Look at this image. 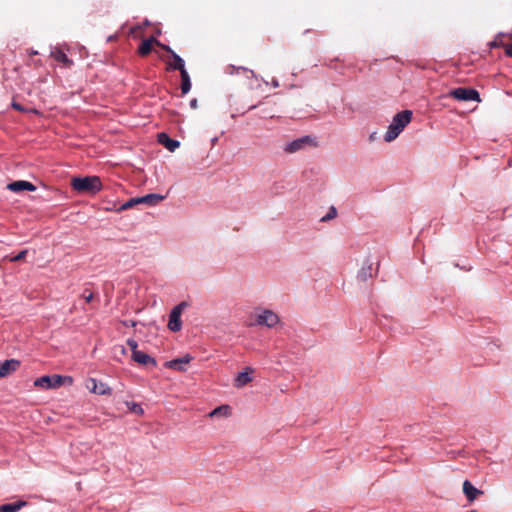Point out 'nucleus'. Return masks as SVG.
Here are the masks:
<instances>
[{
  "mask_svg": "<svg viewBox=\"0 0 512 512\" xmlns=\"http://www.w3.org/2000/svg\"><path fill=\"white\" fill-rule=\"evenodd\" d=\"M412 119V111L411 110H403L398 112L388 126L387 132L384 136V140L386 142H392L395 140L399 134L403 131V129L411 122Z\"/></svg>",
  "mask_w": 512,
  "mask_h": 512,
  "instance_id": "nucleus-1",
  "label": "nucleus"
},
{
  "mask_svg": "<svg viewBox=\"0 0 512 512\" xmlns=\"http://www.w3.org/2000/svg\"><path fill=\"white\" fill-rule=\"evenodd\" d=\"M72 188L79 193L96 194L102 189L98 176L75 177L71 181Z\"/></svg>",
  "mask_w": 512,
  "mask_h": 512,
  "instance_id": "nucleus-2",
  "label": "nucleus"
},
{
  "mask_svg": "<svg viewBox=\"0 0 512 512\" xmlns=\"http://www.w3.org/2000/svg\"><path fill=\"white\" fill-rule=\"evenodd\" d=\"M315 138L310 135H305L287 143L283 150L287 154H293L304 150L308 146H316Z\"/></svg>",
  "mask_w": 512,
  "mask_h": 512,
  "instance_id": "nucleus-3",
  "label": "nucleus"
},
{
  "mask_svg": "<svg viewBox=\"0 0 512 512\" xmlns=\"http://www.w3.org/2000/svg\"><path fill=\"white\" fill-rule=\"evenodd\" d=\"M449 96L458 101L481 102L479 92L474 88L458 87L449 92Z\"/></svg>",
  "mask_w": 512,
  "mask_h": 512,
  "instance_id": "nucleus-4",
  "label": "nucleus"
},
{
  "mask_svg": "<svg viewBox=\"0 0 512 512\" xmlns=\"http://www.w3.org/2000/svg\"><path fill=\"white\" fill-rule=\"evenodd\" d=\"M161 49L170 55L169 59L166 60L168 71L178 70L179 72H182L186 70L184 60L170 46L161 45Z\"/></svg>",
  "mask_w": 512,
  "mask_h": 512,
  "instance_id": "nucleus-5",
  "label": "nucleus"
},
{
  "mask_svg": "<svg viewBox=\"0 0 512 512\" xmlns=\"http://www.w3.org/2000/svg\"><path fill=\"white\" fill-rule=\"evenodd\" d=\"M188 306L187 302L183 301L176 305L170 315H169V322H168V328L173 332H178L182 328V321H181V313L182 311Z\"/></svg>",
  "mask_w": 512,
  "mask_h": 512,
  "instance_id": "nucleus-6",
  "label": "nucleus"
},
{
  "mask_svg": "<svg viewBox=\"0 0 512 512\" xmlns=\"http://www.w3.org/2000/svg\"><path fill=\"white\" fill-rule=\"evenodd\" d=\"M63 384V377L60 375H44L34 381L36 387L51 389L60 387Z\"/></svg>",
  "mask_w": 512,
  "mask_h": 512,
  "instance_id": "nucleus-7",
  "label": "nucleus"
},
{
  "mask_svg": "<svg viewBox=\"0 0 512 512\" xmlns=\"http://www.w3.org/2000/svg\"><path fill=\"white\" fill-rule=\"evenodd\" d=\"M87 389L97 395H111L112 389L104 382L89 378L86 384Z\"/></svg>",
  "mask_w": 512,
  "mask_h": 512,
  "instance_id": "nucleus-8",
  "label": "nucleus"
},
{
  "mask_svg": "<svg viewBox=\"0 0 512 512\" xmlns=\"http://www.w3.org/2000/svg\"><path fill=\"white\" fill-rule=\"evenodd\" d=\"M256 322L259 325H264L269 328H272L279 322V317L271 310H264L257 316Z\"/></svg>",
  "mask_w": 512,
  "mask_h": 512,
  "instance_id": "nucleus-9",
  "label": "nucleus"
},
{
  "mask_svg": "<svg viewBox=\"0 0 512 512\" xmlns=\"http://www.w3.org/2000/svg\"><path fill=\"white\" fill-rule=\"evenodd\" d=\"M192 359H193L192 356H190L189 354H186L183 357L167 361L165 363V367H167L169 369H174V370H177V371L184 372V371H186L185 365L190 363V361Z\"/></svg>",
  "mask_w": 512,
  "mask_h": 512,
  "instance_id": "nucleus-10",
  "label": "nucleus"
},
{
  "mask_svg": "<svg viewBox=\"0 0 512 512\" xmlns=\"http://www.w3.org/2000/svg\"><path fill=\"white\" fill-rule=\"evenodd\" d=\"M20 367V361L16 359H7L0 363V378L9 376Z\"/></svg>",
  "mask_w": 512,
  "mask_h": 512,
  "instance_id": "nucleus-11",
  "label": "nucleus"
},
{
  "mask_svg": "<svg viewBox=\"0 0 512 512\" xmlns=\"http://www.w3.org/2000/svg\"><path fill=\"white\" fill-rule=\"evenodd\" d=\"M132 359L138 364L144 366H151L153 368L157 366L156 360L143 351H134L132 354Z\"/></svg>",
  "mask_w": 512,
  "mask_h": 512,
  "instance_id": "nucleus-12",
  "label": "nucleus"
},
{
  "mask_svg": "<svg viewBox=\"0 0 512 512\" xmlns=\"http://www.w3.org/2000/svg\"><path fill=\"white\" fill-rule=\"evenodd\" d=\"M7 189H9L10 191L12 192H21V191H24V190H27V191H35L36 190V186L34 184H32L31 182H28V181H25V180H18V181H14V182H11L7 185Z\"/></svg>",
  "mask_w": 512,
  "mask_h": 512,
  "instance_id": "nucleus-13",
  "label": "nucleus"
},
{
  "mask_svg": "<svg viewBox=\"0 0 512 512\" xmlns=\"http://www.w3.org/2000/svg\"><path fill=\"white\" fill-rule=\"evenodd\" d=\"M158 142L167 148L170 152H174L179 146L180 142L171 139L168 134L161 132L157 136Z\"/></svg>",
  "mask_w": 512,
  "mask_h": 512,
  "instance_id": "nucleus-14",
  "label": "nucleus"
},
{
  "mask_svg": "<svg viewBox=\"0 0 512 512\" xmlns=\"http://www.w3.org/2000/svg\"><path fill=\"white\" fill-rule=\"evenodd\" d=\"M156 44L161 48V45H163L160 41H158L155 37L151 36L148 39L143 40V42L140 44L138 48V53L141 56H146L152 51V45Z\"/></svg>",
  "mask_w": 512,
  "mask_h": 512,
  "instance_id": "nucleus-15",
  "label": "nucleus"
},
{
  "mask_svg": "<svg viewBox=\"0 0 512 512\" xmlns=\"http://www.w3.org/2000/svg\"><path fill=\"white\" fill-rule=\"evenodd\" d=\"M253 372V369L251 367H246L244 369V371L240 372L236 379H235V383H234V386L237 387V388H241L245 385H247L248 383H250L252 381V377L250 376V374Z\"/></svg>",
  "mask_w": 512,
  "mask_h": 512,
  "instance_id": "nucleus-16",
  "label": "nucleus"
},
{
  "mask_svg": "<svg viewBox=\"0 0 512 512\" xmlns=\"http://www.w3.org/2000/svg\"><path fill=\"white\" fill-rule=\"evenodd\" d=\"M463 492L470 502L474 501L478 495L483 493L481 490L474 487L468 480H465L463 483Z\"/></svg>",
  "mask_w": 512,
  "mask_h": 512,
  "instance_id": "nucleus-17",
  "label": "nucleus"
},
{
  "mask_svg": "<svg viewBox=\"0 0 512 512\" xmlns=\"http://www.w3.org/2000/svg\"><path fill=\"white\" fill-rule=\"evenodd\" d=\"M139 198H140V204L155 206V205L159 204L161 201H163L165 199V196L156 194V193H151V194H147L145 196L139 197Z\"/></svg>",
  "mask_w": 512,
  "mask_h": 512,
  "instance_id": "nucleus-18",
  "label": "nucleus"
},
{
  "mask_svg": "<svg viewBox=\"0 0 512 512\" xmlns=\"http://www.w3.org/2000/svg\"><path fill=\"white\" fill-rule=\"evenodd\" d=\"M27 502L24 500H19L13 503H7L0 505V512H18L20 509L25 507Z\"/></svg>",
  "mask_w": 512,
  "mask_h": 512,
  "instance_id": "nucleus-19",
  "label": "nucleus"
},
{
  "mask_svg": "<svg viewBox=\"0 0 512 512\" xmlns=\"http://www.w3.org/2000/svg\"><path fill=\"white\" fill-rule=\"evenodd\" d=\"M181 75V92L182 95L187 94L191 89V80L187 70L180 72Z\"/></svg>",
  "mask_w": 512,
  "mask_h": 512,
  "instance_id": "nucleus-20",
  "label": "nucleus"
},
{
  "mask_svg": "<svg viewBox=\"0 0 512 512\" xmlns=\"http://www.w3.org/2000/svg\"><path fill=\"white\" fill-rule=\"evenodd\" d=\"M372 276V263L367 261V264L364 265L358 272V278L361 281H367L369 278H372Z\"/></svg>",
  "mask_w": 512,
  "mask_h": 512,
  "instance_id": "nucleus-21",
  "label": "nucleus"
},
{
  "mask_svg": "<svg viewBox=\"0 0 512 512\" xmlns=\"http://www.w3.org/2000/svg\"><path fill=\"white\" fill-rule=\"evenodd\" d=\"M52 56L56 61L63 63L65 66H71L73 64L72 60H70L67 55L60 49L53 51Z\"/></svg>",
  "mask_w": 512,
  "mask_h": 512,
  "instance_id": "nucleus-22",
  "label": "nucleus"
},
{
  "mask_svg": "<svg viewBox=\"0 0 512 512\" xmlns=\"http://www.w3.org/2000/svg\"><path fill=\"white\" fill-rule=\"evenodd\" d=\"M229 413H230V407L228 405H222V406H219V407L215 408L214 410H212L209 415L211 417H214L217 415L227 416V415H229Z\"/></svg>",
  "mask_w": 512,
  "mask_h": 512,
  "instance_id": "nucleus-23",
  "label": "nucleus"
},
{
  "mask_svg": "<svg viewBox=\"0 0 512 512\" xmlns=\"http://www.w3.org/2000/svg\"><path fill=\"white\" fill-rule=\"evenodd\" d=\"M137 204H140V198L139 197L130 198L128 201H126L125 203H123L119 207L118 211H124V210L130 209V208L134 207Z\"/></svg>",
  "mask_w": 512,
  "mask_h": 512,
  "instance_id": "nucleus-24",
  "label": "nucleus"
},
{
  "mask_svg": "<svg viewBox=\"0 0 512 512\" xmlns=\"http://www.w3.org/2000/svg\"><path fill=\"white\" fill-rule=\"evenodd\" d=\"M126 405L128 409L135 414L142 415L144 413L141 405L136 402H127Z\"/></svg>",
  "mask_w": 512,
  "mask_h": 512,
  "instance_id": "nucleus-25",
  "label": "nucleus"
},
{
  "mask_svg": "<svg viewBox=\"0 0 512 512\" xmlns=\"http://www.w3.org/2000/svg\"><path fill=\"white\" fill-rule=\"evenodd\" d=\"M336 216H337V210L334 206H331L329 208V211L327 212V214L321 218V221L327 222L329 220L334 219Z\"/></svg>",
  "mask_w": 512,
  "mask_h": 512,
  "instance_id": "nucleus-26",
  "label": "nucleus"
},
{
  "mask_svg": "<svg viewBox=\"0 0 512 512\" xmlns=\"http://www.w3.org/2000/svg\"><path fill=\"white\" fill-rule=\"evenodd\" d=\"M228 69H229V70H231V71L229 72L230 74H233L234 70H236L237 72H238V71H240V70H242V71H244L245 73H249V74H251L252 76H254V72H253L252 70H249V69L245 68V67H237V68H236L235 66H230V67H228Z\"/></svg>",
  "mask_w": 512,
  "mask_h": 512,
  "instance_id": "nucleus-27",
  "label": "nucleus"
},
{
  "mask_svg": "<svg viewBox=\"0 0 512 512\" xmlns=\"http://www.w3.org/2000/svg\"><path fill=\"white\" fill-rule=\"evenodd\" d=\"M26 254H27V250H22L16 256L12 257L11 261L12 262L20 261L25 258Z\"/></svg>",
  "mask_w": 512,
  "mask_h": 512,
  "instance_id": "nucleus-28",
  "label": "nucleus"
},
{
  "mask_svg": "<svg viewBox=\"0 0 512 512\" xmlns=\"http://www.w3.org/2000/svg\"><path fill=\"white\" fill-rule=\"evenodd\" d=\"M127 345L130 347V349L132 351V354L134 353V351H139L137 349L138 344H137V342L134 339H128L127 340Z\"/></svg>",
  "mask_w": 512,
  "mask_h": 512,
  "instance_id": "nucleus-29",
  "label": "nucleus"
},
{
  "mask_svg": "<svg viewBox=\"0 0 512 512\" xmlns=\"http://www.w3.org/2000/svg\"><path fill=\"white\" fill-rule=\"evenodd\" d=\"M83 298L85 299L86 302L90 303L93 298H94V295L92 292H88L87 289L84 290V293H83Z\"/></svg>",
  "mask_w": 512,
  "mask_h": 512,
  "instance_id": "nucleus-30",
  "label": "nucleus"
},
{
  "mask_svg": "<svg viewBox=\"0 0 512 512\" xmlns=\"http://www.w3.org/2000/svg\"><path fill=\"white\" fill-rule=\"evenodd\" d=\"M11 106H12V108H14L15 110L20 111V112H26L27 111L21 104H19L16 101H13L11 103Z\"/></svg>",
  "mask_w": 512,
  "mask_h": 512,
  "instance_id": "nucleus-31",
  "label": "nucleus"
},
{
  "mask_svg": "<svg viewBox=\"0 0 512 512\" xmlns=\"http://www.w3.org/2000/svg\"><path fill=\"white\" fill-rule=\"evenodd\" d=\"M122 324L125 326V327H135L137 322L134 321V320H124L122 321Z\"/></svg>",
  "mask_w": 512,
  "mask_h": 512,
  "instance_id": "nucleus-32",
  "label": "nucleus"
},
{
  "mask_svg": "<svg viewBox=\"0 0 512 512\" xmlns=\"http://www.w3.org/2000/svg\"><path fill=\"white\" fill-rule=\"evenodd\" d=\"M505 53L507 56L512 57V44L505 46Z\"/></svg>",
  "mask_w": 512,
  "mask_h": 512,
  "instance_id": "nucleus-33",
  "label": "nucleus"
},
{
  "mask_svg": "<svg viewBox=\"0 0 512 512\" xmlns=\"http://www.w3.org/2000/svg\"><path fill=\"white\" fill-rule=\"evenodd\" d=\"M189 104L192 109H196L198 107V101L196 98L191 99Z\"/></svg>",
  "mask_w": 512,
  "mask_h": 512,
  "instance_id": "nucleus-34",
  "label": "nucleus"
},
{
  "mask_svg": "<svg viewBox=\"0 0 512 512\" xmlns=\"http://www.w3.org/2000/svg\"><path fill=\"white\" fill-rule=\"evenodd\" d=\"M490 46H491V47H499V46H500V44H499L496 40H494V41H492V42L490 43Z\"/></svg>",
  "mask_w": 512,
  "mask_h": 512,
  "instance_id": "nucleus-35",
  "label": "nucleus"
},
{
  "mask_svg": "<svg viewBox=\"0 0 512 512\" xmlns=\"http://www.w3.org/2000/svg\"><path fill=\"white\" fill-rule=\"evenodd\" d=\"M272 84H273L274 87H278L279 86V83H278L277 80H273Z\"/></svg>",
  "mask_w": 512,
  "mask_h": 512,
  "instance_id": "nucleus-36",
  "label": "nucleus"
},
{
  "mask_svg": "<svg viewBox=\"0 0 512 512\" xmlns=\"http://www.w3.org/2000/svg\"><path fill=\"white\" fill-rule=\"evenodd\" d=\"M256 107H257V105H252V106H250V107H249V109H248V110H253V109H255Z\"/></svg>",
  "mask_w": 512,
  "mask_h": 512,
  "instance_id": "nucleus-37",
  "label": "nucleus"
},
{
  "mask_svg": "<svg viewBox=\"0 0 512 512\" xmlns=\"http://www.w3.org/2000/svg\"><path fill=\"white\" fill-rule=\"evenodd\" d=\"M121 352H122V354H125V348L124 347L121 348Z\"/></svg>",
  "mask_w": 512,
  "mask_h": 512,
  "instance_id": "nucleus-38",
  "label": "nucleus"
}]
</instances>
